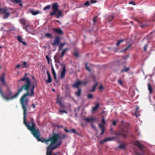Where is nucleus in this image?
Instances as JSON below:
<instances>
[{"mask_svg":"<svg viewBox=\"0 0 155 155\" xmlns=\"http://www.w3.org/2000/svg\"><path fill=\"white\" fill-rule=\"evenodd\" d=\"M28 74L25 73L24 77L18 80L19 82L24 81V84L21 87L23 89L27 91L20 98V101L23 110H27L28 107V100L27 97L28 96L32 97L34 94L35 85L34 83H31L30 78L27 76Z\"/></svg>","mask_w":155,"mask_h":155,"instance_id":"nucleus-1","label":"nucleus"},{"mask_svg":"<svg viewBox=\"0 0 155 155\" xmlns=\"http://www.w3.org/2000/svg\"><path fill=\"white\" fill-rule=\"evenodd\" d=\"M27 114V110H23L24 123L27 127L28 129L31 131V134L34 137H35L39 141L42 143H46L48 144V139H45L41 138L40 132L38 128L36 126L34 122V119L31 118L30 120L27 123L26 120V115Z\"/></svg>","mask_w":155,"mask_h":155,"instance_id":"nucleus-2","label":"nucleus"},{"mask_svg":"<svg viewBox=\"0 0 155 155\" xmlns=\"http://www.w3.org/2000/svg\"><path fill=\"white\" fill-rule=\"evenodd\" d=\"M62 135L63 137L61 138L60 135L55 134L51 137L49 138V141H51V143L49 145V148L54 150L60 146L62 143L61 139L66 137V135L65 134H63Z\"/></svg>","mask_w":155,"mask_h":155,"instance_id":"nucleus-3","label":"nucleus"},{"mask_svg":"<svg viewBox=\"0 0 155 155\" xmlns=\"http://www.w3.org/2000/svg\"><path fill=\"white\" fill-rule=\"evenodd\" d=\"M24 90L21 88L18 89L17 92L13 95L11 96L12 94V92L7 87L6 91L7 95L5 96L3 93L2 92V88L0 86V94H1L2 97L5 100L7 101L12 100L17 98L19 94L21 92Z\"/></svg>","mask_w":155,"mask_h":155,"instance_id":"nucleus-4","label":"nucleus"},{"mask_svg":"<svg viewBox=\"0 0 155 155\" xmlns=\"http://www.w3.org/2000/svg\"><path fill=\"white\" fill-rule=\"evenodd\" d=\"M122 127L120 131H118L116 132V135L118 136H122L124 137H126L127 134L130 132V125L128 123L122 124Z\"/></svg>","mask_w":155,"mask_h":155,"instance_id":"nucleus-5","label":"nucleus"},{"mask_svg":"<svg viewBox=\"0 0 155 155\" xmlns=\"http://www.w3.org/2000/svg\"><path fill=\"white\" fill-rule=\"evenodd\" d=\"M54 15L56 17L59 18L63 17V13L61 10H58L54 12H52L50 13V15L52 16Z\"/></svg>","mask_w":155,"mask_h":155,"instance_id":"nucleus-6","label":"nucleus"},{"mask_svg":"<svg viewBox=\"0 0 155 155\" xmlns=\"http://www.w3.org/2000/svg\"><path fill=\"white\" fill-rule=\"evenodd\" d=\"M10 9L8 8L7 7H5L3 8H2V12L4 14L3 18L6 19L10 15V12L9 10Z\"/></svg>","mask_w":155,"mask_h":155,"instance_id":"nucleus-7","label":"nucleus"},{"mask_svg":"<svg viewBox=\"0 0 155 155\" xmlns=\"http://www.w3.org/2000/svg\"><path fill=\"white\" fill-rule=\"evenodd\" d=\"M135 144L140 149V150L142 152V153H137L136 155H143L144 154V150L142 149L143 145L140 143L139 141H137L135 142Z\"/></svg>","mask_w":155,"mask_h":155,"instance_id":"nucleus-8","label":"nucleus"},{"mask_svg":"<svg viewBox=\"0 0 155 155\" xmlns=\"http://www.w3.org/2000/svg\"><path fill=\"white\" fill-rule=\"evenodd\" d=\"M66 72L65 66H63L62 70L61 73V79H64L65 78V75Z\"/></svg>","mask_w":155,"mask_h":155,"instance_id":"nucleus-9","label":"nucleus"},{"mask_svg":"<svg viewBox=\"0 0 155 155\" xmlns=\"http://www.w3.org/2000/svg\"><path fill=\"white\" fill-rule=\"evenodd\" d=\"M0 81L2 82L3 85L6 86V85L5 78V74H3L0 77Z\"/></svg>","mask_w":155,"mask_h":155,"instance_id":"nucleus-10","label":"nucleus"},{"mask_svg":"<svg viewBox=\"0 0 155 155\" xmlns=\"http://www.w3.org/2000/svg\"><path fill=\"white\" fill-rule=\"evenodd\" d=\"M60 41V38L58 37H56L54 40L53 45H58Z\"/></svg>","mask_w":155,"mask_h":155,"instance_id":"nucleus-11","label":"nucleus"},{"mask_svg":"<svg viewBox=\"0 0 155 155\" xmlns=\"http://www.w3.org/2000/svg\"><path fill=\"white\" fill-rule=\"evenodd\" d=\"M52 9L53 12H54L58 10V4L57 3H53Z\"/></svg>","mask_w":155,"mask_h":155,"instance_id":"nucleus-12","label":"nucleus"},{"mask_svg":"<svg viewBox=\"0 0 155 155\" xmlns=\"http://www.w3.org/2000/svg\"><path fill=\"white\" fill-rule=\"evenodd\" d=\"M98 126L99 128L101 129V130L102 131L101 132L100 134V135H102L104 132L105 127L104 126H103L101 124H98Z\"/></svg>","mask_w":155,"mask_h":155,"instance_id":"nucleus-13","label":"nucleus"},{"mask_svg":"<svg viewBox=\"0 0 155 155\" xmlns=\"http://www.w3.org/2000/svg\"><path fill=\"white\" fill-rule=\"evenodd\" d=\"M79 82H80V86H84L86 85L88 83V81L86 80V79H85L83 81H81L79 80Z\"/></svg>","mask_w":155,"mask_h":155,"instance_id":"nucleus-14","label":"nucleus"},{"mask_svg":"<svg viewBox=\"0 0 155 155\" xmlns=\"http://www.w3.org/2000/svg\"><path fill=\"white\" fill-rule=\"evenodd\" d=\"M47 77H45V76L43 75V76L44 77V80L45 82L48 84V71L47 70Z\"/></svg>","mask_w":155,"mask_h":155,"instance_id":"nucleus-15","label":"nucleus"},{"mask_svg":"<svg viewBox=\"0 0 155 155\" xmlns=\"http://www.w3.org/2000/svg\"><path fill=\"white\" fill-rule=\"evenodd\" d=\"M80 86V82H79V80L75 82L73 85V87L75 88H78Z\"/></svg>","mask_w":155,"mask_h":155,"instance_id":"nucleus-16","label":"nucleus"},{"mask_svg":"<svg viewBox=\"0 0 155 155\" xmlns=\"http://www.w3.org/2000/svg\"><path fill=\"white\" fill-rule=\"evenodd\" d=\"M130 68L129 67L126 68L125 66H124V68L122 69L121 70V72L122 73L124 72H127L129 70Z\"/></svg>","mask_w":155,"mask_h":155,"instance_id":"nucleus-17","label":"nucleus"},{"mask_svg":"<svg viewBox=\"0 0 155 155\" xmlns=\"http://www.w3.org/2000/svg\"><path fill=\"white\" fill-rule=\"evenodd\" d=\"M113 139H114V138L113 137H111V138L108 137V138H106V139H104V140H103V141H101L100 142L101 143L103 144L104 143V142H107L108 141H110Z\"/></svg>","mask_w":155,"mask_h":155,"instance_id":"nucleus-18","label":"nucleus"},{"mask_svg":"<svg viewBox=\"0 0 155 155\" xmlns=\"http://www.w3.org/2000/svg\"><path fill=\"white\" fill-rule=\"evenodd\" d=\"M31 76L32 77V78L33 80V82H34L33 83H34V84L35 85V86H37V82L36 79V78H35L34 77V76L33 75H31Z\"/></svg>","mask_w":155,"mask_h":155,"instance_id":"nucleus-19","label":"nucleus"},{"mask_svg":"<svg viewBox=\"0 0 155 155\" xmlns=\"http://www.w3.org/2000/svg\"><path fill=\"white\" fill-rule=\"evenodd\" d=\"M24 28H25V29H27V28L29 29H30L31 28V24H27L26 23V24L25 25L24 27Z\"/></svg>","mask_w":155,"mask_h":155,"instance_id":"nucleus-20","label":"nucleus"},{"mask_svg":"<svg viewBox=\"0 0 155 155\" xmlns=\"http://www.w3.org/2000/svg\"><path fill=\"white\" fill-rule=\"evenodd\" d=\"M51 71L52 72V73L53 75L54 78L55 79H56L57 78L56 75V73L54 71V68L53 67H52L51 68Z\"/></svg>","mask_w":155,"mask_h":155,"instance_id":"nucleus-21","label":"nucleus"},{"mask_svg":"<svg viewBox=\"0 0 155 155\" xmlns=\"http://www.w3.org/2000/svg\"><path fill=\"white\" fill-rule=\"evenodd\" d=\"M20 23L22 25H24L26 24V21L25 19L24 18H22L21 19L19 20Z\"/></svg>","mask_w":155,"mask_h":155,"instance_id":"nucleus-22","label":"nucleus"},{"mask_svg":"<svg viewBox=\"0 0 155 155\" xmlns=\"http://www.w3.org/2000/svg\"><path fill=\"white\" fill-rule=\"evenodd\" d=\"M31 12L33 15H36L38 14L39 12V11H35L33 10H31Z\"/></svg>","mask_w":155,"mask_h":155,"instance_id":"nucleus-23","label":"nucleus"},{"mask_svg":"<svg viewBox=\"0 0 155 155\" xmlns=\"http://www.w3.org/2000/svg\"><path fill=\"white\" fill-rule=\"evenodd\" d=\"M99 104H96L94 107H92L93 110L94 111L96 110L99 107Z\"/></svg>","mask_w":155,"mask_h":155,"instance_id":"nucleus-24","label":"nucleus"},{"mask_svg":"<svg viewBox=\"0 0 155 155\" xmlns=\"http://www.w3.org/2000/svg\"><path fill=\"white\" fill-rule=\"evenodd\" d=\"M81 93V89L80 88L78 89V91L77 92H75V94L77 95L78 97H79Z\"/></svg>","mask_w":155,"mask_h":155,"instance_id":"nucleus-25","label":"nucleus"},{"mask_svg":"<svg viewBox=\"0 0 155 155\" xmlns=\"http://www.w3.org/2000/svg\"><path fill=\"white\" fill-rule=\"evenodd\" d=\"M124 39H121L120 40H119L117 42L116 44V45L117 46H118L121 43L123 42L124 41Z\"/></svg>","mask_w":155,"mask_h":155,"instance_id":"nucleus-26","label":"nucleus"},{"mask_svg":"<svg viewBox=\"0 0 155 155\" xmlns=\"http://www.w3.org/2000/svg\"><path fill=\"white\" fill-rule=\"evenodd\" d=\"M114 18V17L113 15H111L110 16L107 18L108 21L109 22H110Z\"/></svg>","mask_w":155,"mask_h":155,"instance_id":"nucleus-27","label":"nucleus"},{"mask_svg":"<svg viewBox=\"0 0 155 155\" xmlns=\"http://www.w3.org/2000/svg\"><path fill=\"white\" fill-rule=\"evenodd\" d=\"M68 50V49L67 48H66L63 50L62 51V54L61 55V57H63L65 53V52Z\"/></svg>","mask_w":155,"mask_h":155,"instance_id":"nucleus-28","label":"nucleus"},{"mask_svg":"<svg viewBox=\"0 0 155 155\" xmlns=\"http://www.w3.org/2000/svg\"><path fill=\"white\" fill-rule=\"evenodd\" d=\"M55 32L59 34L63 35V32L61 30H54Z\"/></svg>","mask_w":155,"mask_h":155,"instance_id":"nucleus-29","label":"nucleus"},{"mask_svg":"<svg viewBox=\"0 0 155 155\" xmlns=\"http://www.w3.org/2000/svg\"><path fill=\"white\" fill-rule=\"evenodd\" d=\"M148 89L150 91V93L151 94L152 92V90L151 85L150 84H148Z\"/></svg>","mask_w":155,"mask_h":155,"instance_id":"nucleus-30","label":"nucleus"},{"mask_svg":"<svg viewBox=\"0 0 155 155\" xmlns=\"http://www.w3.org/2000/svg\"><path fill=\"white\" fill-rule=\"evenodd\" d=\"M84 120L87 122H90L92 120H95L94 119L92 118H87L84 119Z\"/></svg>","mask_w":155,"mask_h":155,"instance_id":"nucleus-31","label":"nucleus"},{"mask_svg":"<svg viewBox=\"0 0 155 155\" xmlns=\"http://www.w3.org/2000/svg\"><path fill=\"white\" fill-rule=\"evenodd\" d=\"M69 133H75L78 135H79V133L77 132H76L75 131V130L74 129H71L70 130Z\"/></svg>","mask_w":155,"mask_h":155,"instance_id":"nucleus-32","label":"nucleus"},{"mask_svg":"<svg viewBox=\"0 0 155 155\" xmlns=\"http://www.w3.org/2000/svg\"><path fill=\"white\" fill-rule=\"evenodd\" d=\"M64 45H65V44L64 43H63V44L61 43V44L59 45V49H58L59 51H60L62 49V48L64 46Z\"/></svg>","mask_w":155,"mask_h":155,"instance_id":"nucleus-33","label":"nucleus"},{"mask_svg":"<svg viewBox=\"0 0 155 155\" xmlns=\"http://www.w3.org/2000/svg\"><path fill=\"white\" fill-rule=\"evenodd\" d=\"M73 55L74 56L78 57L79 55V52L77 51H75L73 54Z\"/></svg>","mask_w":155,"mask_h":155,"instance_id":"nucleus-34","label":"nucleus"},{"mask_svg":"<svg viewBox=\"0 0 155 155\" xmlns=\"http://www.w3.org/2000/svg\"><path fill=\"white\" fill-rule=\"evenodd\" d=\"M101 124L104 126V125L106 123V121H105L104 117H103L102 119V120L101 121Z\"/></svg>","mask_w":155,"mask_h":155,"instance_id":"nucleus-35","label":"nucleus"},{"mask_svg":"<svg viewBox=\"0 0 155 155\" xmlns=\"http://www.w3.org/2000/svg\"><path fill=\"white\" fill-rule=\"evenodd\" d=\"M11 1L16 4L20 3L21 2L20 0H11Z\"/></svg>","mask_w":155,"mask_h":155,"instance_id":"nucleus-36","label":"nucleus"},{"mask_svg":"<svg viewBox=\"0 0 155 155\" xmlns=\"http://www.w3.org/2000/svg\"><path fill=\"white\" fill-rule=\"evenodd\" d=\"M97 16H95L94 17V18H93V21L94 23V24H95L96 23L97 21Z\"/></svg>","mask_w":155,"mask_h":155,"instance_id":"nucleus-37","label":"nucleus"},{"mask_svg":"<svg viewBox=\"0 0 155 155\" xmlns=\"http://www.w3.org/2000/svg\"><path fill=\"white\" fill-rule=\"evenodd\" d=\"M139 109V107H137L136 108V110L134 114V115L136 116L137 117H138L137 116V113L138 112V110Z\"/></svg>","mask_w":155,"mask_h":155,"instance_id":"nucleus-38","label":"nucleus"},{"mask_svg":"<svg viewBox=\"0 0 155 155\" xmlns=\"http://www.w3.org/2000/svg\"><path fill=\"white\" fill-rule=\"evenodd\" d=\"M27 64V62H24L23 63V64H21V65H25L24 66L22 67L23 68H27L28 67V66L26 65V64Z\"/></svg>","mask_w":155,"mask_h":155,"instance_id":"nucleus-39","label":"nucleus"},{"mask_svg":"<svg viewBox=\"0 0 155 155\" xmlns=\"http://www.w3.org/2000/svg\"><path fill=\"white\" fill-rule=\"evenodd\" d=\"M87 98L89 99H92L93 96V95L91 94H89L87 95Z\"/></svg>","mask_w":155,"mask_h":155,"instance_id":"nucleus-40","label":"nucleus"},{"mask_svg":"<svg viewBox=\"0 0 155 155\" xmlns=\"http://www.w3.org/2000/svg\"><path fill=\"white\" fill-rule=\"evenodd\" d=\"M50 149H51V150H52L51 149L49 148V155H57V153H53V155L52 154V152L51 150H50Z\"/></svg>","mask_w":155,"mask_h":155,"instance_id":"nucleus-41","label":"nucleus"},{"mask_svg":"<svg viewBox=\"0 0 155 155\" xmlns=\"http://www.w3.org/2000/svg\"><path fill=\"white\" fill-rule=\"evenodd\" d=\"M90 3L89 1H87L86 2L84 3V5L86 6H88L90 5Z\"/></svg>","mask_w":155,"mask_h":155,"instance_id":"nucleus-42","label":"nucleus"},{"mask_svg":"<svg viewBox=\"0 0 155 155\" xmlns=\"http://www.w3.org/2000/svg\"><path fill=\"white\" fill-rule=\"evenodd\" d=\"M17 39L18 41L19 42H21L22 41V39L20 36H18L17 37Z\"/></svg>","mask_w":155,"mask_h":155,"instance_id":"nucleus-43","label":"nucleus"},{"mask_svg":"<svg viewBox=\"0 0 155 155\" xmlns=\"http://www.w3.org/2000/svg\"><path fill=\"white\" fill-rule=\"evenodd\" d=\"M97 84V83H96V84H95L94 85V86L92 90H90V92H93L95 90V87H96V86Z\"/></svg>","mask_w":155,"mask_h":155,"instance_id":"nucleus-44","label":"nucleus"},{"mask_svg":"<svg viewBox=\"0 0 155 155\" xmlns=\"http://www.w3.org/2000/svg\"><path fill=\"white\" fill-rule=\"evenodd\" d=\"M131 46V45H130L129 46L126 48L124 49L123 50L121 51V52H123V51H125L127 49H128Z\"/></svg>","mask_w":155,"mask_h":155,"instance_id":"nucleus-45","label":"nucleus"},{"mask_svg":"<svg viewBox=\"0 0 155 155\" xmlns=\"http://www.w3.org/2000/svg\"><path fill=\"white\" fill-rule=\"evenodd\" d=\"M147 24H144V25H140V27H141V28H145L146 26H147Z\"/></svg>","mask_w":155,"mask_h":155,"instance_id":"nucleus-46","label":"nucleus"},{"mask_svg":"<svg viewBox=\"0 0 155 155\" xmlns=\"http://www.w3.org/2000/svg\"><path fill=\"white\" fill-rule=\"evenodd\" d=\"M85 66L86 69L88 70L90 72L91 71V70L89 67H88L87 66V64H85Z\"/></svg>","mask_w":155,"mask_h":155,"instance_id":"nucleus-47","label":"nucleus"},{"mask_svg":"<svg viewBox=\"0 0 155 155\" xmlns=\"http://www.w3.org/2000/svg\"><path fill=\"white\" fill-rule=\"evenodd\" d=\"M148 47V45H145L144 46V50L145 51H146L147 50V48Z\"/></svg>","mask_w":155,"mask_h":155,"instance_id":"nucleus-48","label":"nucleus"},{"mask_svg":"<svg viewBox=\"0 0 155 155\" xmlns=\"http://www.w3.org/2000/svg\"><path fill=\"white\" fill-rule=\"evenodd\" d=\"M48 9V5H47L44 8L43 10L44 11L46 9Z\"/></svg>","mask_w":155,"mask_h":155,"instance_id":"nucleus-49","label":"nucleus"},{"mask_svg":"<svg viewBox=\"0 0 155 155\" xmlns=\"http://www.w3.org/2000/svg\"><path fill=\"white\" fill-rule=\"evenodd\" d=\"M91 79L93 80H94L95 79V77L94 75H92L91 76Z\"/></svg>","mask_w":155,"mask_h":155,"instance_id":"nucleus-50","label":"nucleus"},{"mask_svg":"<svg viewBox=\"0 0 155 155\" xmlns=\"http://www.w3.org/2000/svg\"><path fill=\"white\" fill-rule=\"evenodd\" d=\"M52 79L50 74H49V83L51 82Z\"/></svg>","mask_w":155,"mask_h":155,"instance_id":"nucleus-51","label":"nucleus"},{"mask_svg":"<svg viewBox=\"0 0 155 155\" xmlns=\"http://www.w3.org/2000/svg\"><path fill=\"white\" fill-rule=\"evenodd\" d=\"M46 155H48V146L47 147Z\"/></svg>","mask_w":155,"mask_h":155,"instance_id":"nucleus-52","label":"nucleus"},{"mask_svg":"<svg viewBox=\"0 0 155 155\" xmlns=\"http://www.w3.org/2000/svg\"><path fill=\"white\" fill-rule=\"evenodd\" d=\"M112 124L113 125L115 126L116 124V122L115 120H113L112 121Z\"/></svg>","mask_w":155,"mask_h":155,"instance_id":"nucleus-53","label":"nucleus"},{"mask_svg":"<svg viewBox=\"0 0 155 155\" xmlns=\"http://www.w3.org/2000/svg\"><path fill=\"white\" fill-rule=\"evenodd\" d=\"M129 4H132L134 5H135V3L134 2L132 1H131L129 3Z\"/></svg>","mask_w":155,"mask_h":155,"instance_id":"nucleus-54","label":"nucleus"},{"mask_svg":"<svg viewBox=\"0 0 155 155\" xmlns=\"http://www.w3.org/2000/svg\"><path fill=\"white\" fill-rule=\"evenodd\" d=\"M118 83L120 84V85H121L122 84V82L121 81V80L120 79L118 81Z\"/></svg>","mask_w":155,"mask_h":155,"instance_id":"nucleus-55","label":"nucleus"},{"mask_svg":"<svg viewBox=\"0 0 155 155\" xmlns=\"http://www.w3.org/2000/svg\"><path fill=\"white\" fill-rule=\"evenodd\" d=\"M59 112L61 113V112H62V113H67V112L66 111H65V110H60L59 111Z\"/></svg>","mask_w":155,"mask_h":155,"instance_id":"nucleus-56","label":"nucleus"},{"mask_svg":"<svg viewBox=\"0 0 155 155\" xmlns=\"http://www.w3.org/2000/svg\"><path fill=\"white\" fill-rule=\"evenodd\" d=\"M21 42L24 45H26L27 44L26 42L25 41H22Z\"/></svg>","mask_w":155,"mask_h":155,"instance_id":"nucleus-57","label":"nucleus"},{"mask_svg":"<svg viewBox=\"0 0 155 155\" xmlns=\"http://www.w3.org/2000/svg\"><path fill=\"white\" fill-rule=\"evenodd\" d=\"M91 3H94L96 2H97L94 0H91Z\"/></svg>","mask_w":155,"mask_h":155,"instance_id":"nucleus-58","label":"nucleus"},{"mask_svg":"<svg viewBox=\"0 0 155 155\" xmlns=\"http://www.w3.org/2000/svg\"><path fill=\"white\" fill-rule=\"evenodd\" d=\"M46 58L47 60V62L48 64V55H47L46 56Z\"/></svg>","mask_w":155,"mask_h":155,"instance_id":"nucleus-59","label":"nucleus"},{"mask_svg":"<svg viewBox=\"0 0 155 155\" xmlns=\"http://www.w3.org/2000/svg\"><path fill=\"white\" fill-rule=\"evenodd\" d=\"M32 106L33 107V108L35 109V104H32Z\"/></svg>","mask_w":155,"mask_h":155,"instance_id":"nucleus-60","label":"nucleus"},{"mask_svg":"<svg viewBox=\"0 0 155 155\" xmlns=\"http://www.w3.org/2000/svg\"><path fill=\"white\" fill-rule=\"evenodd\" d=\"M21 66V65H20V64H18L17 66H16V68H19Z\"/></svg>","mask_w":155,"mask_h":155,"instance_id":"nucleus-61","label":"nucleus"},{"mask_svg":"<svg viewBox=\"0 0 155 155\" xmlns=\"http://www.w3.org/2000/svg\"><path fill=\"white\" fill-rule=\"evenodd\" d=\"M64 130L66 132H69V130H67L66 128H64Z\"/></svg>","mask_w":155,"mask_h":155,"instance_id":"nucleus-62","label":"nucleus"},{"mask_svg":"<svg viewBox=\"0 0 155 155\" xmlns=\"http://www.w3.org/2000/svg\"><path fill=\"white\" fill-rule=\"evenodd\" d=\"M103 87H102V86H101L99 87V89H100V90H101V89H103Z\"/></svg>","mask_w":155,"mask_h":155,"instance_id":"nucleus-63","label":"nucleus"},{"mask_svg":"<svg viewBox=\"0 0 155 155\" xmlns=\"http://www.w3.org/2000/svg\"><path fill=\"white\" fill-rule=\"evenodd\" d=\"M26 31H27V32H28L29 33H31V31H30V30H28V29H27V30H26Z\"/></svg>","mask_w":155,"mask_h":155,"instance_id":"nucleus-64","label":"nucleus"}]
</instances>
